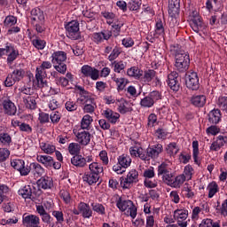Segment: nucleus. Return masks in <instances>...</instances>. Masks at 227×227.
Returning a JSON list of instances; mask_svg holds the SVG:
<instances>
[{
  "instance_id": "423d86ee",
  "label": "nucleus",
  "mask_w": 227,
  "mask_h": 227,
  "mask_svg": "<svg viewBox=\"0 0 227 227\" xmlns=\"http://www.w3.org/2000/svg\"><path fill=\"white\" fill-rule=\"evenodd\" d=\"M11 166L12 168L19 171L21 176H27V175L31 173V167H29L28 165L26 166V162L24 161V160H12Z\"/></svg>"
},
{
  "instance_id": "0eeeda50",
  "label": "nucleus",
  "mask_w": 227,
  "mask_h": 227,
  "mask_svg": "<svg viewBox=\"0 0 227 227\" xmlns=\"http://www.w3.org/2000/svg\"><path fill=\"white\" fill-rule=\"evenodd\" d=\"M73 132L76 137L77 143L82 146H88L91 142V133H90V131L84 129H74Z\"/></svg>"
},
{
  "instance_id": "1a4fd4ad",
  "label": "nucleus",
  "mask_w": 227,
  "mask_h": 227,
  "mask_svg": "<svg viewBox=\"0 0 227 227\" xmlns=\"http://www.w3.org/2000/svg\"><path fill=\"white\" fill-rule=\"evenodd\" d=\"M158 176H162V180L167 185L171 184V182L173 181V173L168 169V164L165 162L158 167Z\"/></svg>"
},
{
  "instance_id": "ddd939ff",
  "label": "nucleus",
  "mask_w": 227,
  "mask_h": 227,
  "mask_svg": "<svg viewBox=\"0 0 227 227\" xmlns=\"http://www.w3.org/2000/svg\"><path fill=\"white\" fill-rule=\"evenodd\" d=\"M115 106H117V111L121 114H127V113H132L133 111L132 103H129L123 98L116 99Z\"/></svg>"
},
{
  "instance_id": "6ab92c4d",
  "label": "nucleus",
  "mask_w": 227,
  "mask_h": 227,
  "mask_svg": "<svg viewBox=\"0 0 227 227\" xmlns=\"http://www.w3.org/2000/svg\"><path fill=\"white\" fill-rule=\"evenodd\" d=\"M23 224L27 227H33L40 224V218L35 215H24Z\"/></svg>"
},
{
  "instance_id": "603ef678",
  "label": "nucleus",
  "mask_w": 227,
  "mask_h": 227,
  "mask_svg": "<svg viewBox=\"0 0 227 227\" xmlns=\"http://www.w3.org/2000/svg\"><path fill=\"white\" fill-rule=\"evenodd\" d=\"M143 4L142 0H130L128 4V7L131 12H137Z\"/></svg>"
},
{
  "instance_id": "dca6fc26",
  "label": "nucleus",
  "mask_w": 227,
  "mask_h": 227,
  "mask_svg": "<svg viewBox=\"0 0 227 227\" xmlns=\"http://www.w3.org/2000/svg\"><path fill=\"white\" fill-rule=\"evenodd\" d=\"M103 116L109 121V123L114 125L120 121V114L118 112L113 111L110 108L103 111Z\"/></svg>"
},
{
  "instance_id": "79ce46f5",
  "label": "nucleus",
  "mask_w": 227,
  "mask_h": 227,
  "mask_svg": "<svg viewBox=\"0 0 227 227\" xmlns=\"http://www.w3.org/2000/svg\"><path fill=\"white\" fill-rule=\"evenodd\" d=\"M89 169L90 173H93L95 175H98L100 176L101 173H104V167H102V164L98 162H92L89 165Z\"/></svg>"
},
{
  "instance_id": "aec40b11",
  "label": "nucleus",
  "mask_w": 227,
  "mask_h": 227,
  "mask_svg": "<svg viewBox=\"0 0 227 227\" xmlns=\"http://www.w3.org/2000/svg\"><path fill=\"white\" fill-rule=\"evenodd\" d=\"M67 61V53L65 51H54L51 54V63L52 65H61Z\"/></svg>"
},
{
  "instance_id": "473e14b6",
  "label": "nucleus",
  "mask_w": 227,
  "mask_h": 227,
  "mask_svg": "<svg viewBox=\"0 0 227 227\" xmlns=\"http://www.w3.org/2000/svg\"><path fill=\"white\" fill-rule=\"evenodd\" d=\"M71 164L76 168H84L86 166V159L82 155L75 154L71 158Z\"/></svg>"
},
{
  "instance_id": "a878e982",
  "label": "nucleus",
  "mask_w": 227,
  "mask_h": 227,
  "mask_svg": "<svg viewBox=\"0 0 227 227\" xmlns=\"http://www.w3.org/2000/svg\"><path fill=\"white\" fill-rule=\"evenodd\" d=\"M36 160L40 164H43L44 168H52V164H54V158L50 155H37Z\"/></svg>"
},
{
  "instance_id": "4c0bfd02",
  "label": "nucleus",
  "mask_w": 227,
  "mask_h": 227,
  "mask_svg": "<svg viewBox=\"0 0 227 227\" xmlns=\"http://www.w3.org/2000/svg\"><path fill=\"white\" fill-rule=\"evenodd\" d=\"M127 75L134 79H141V77H143V70L137 67H131L127 70Z\"/></svg>"
},
{
  "instance_id": "72a5a7b5",
  "label": "nucleus",
  "mask_w": 227,
  "mask_h": 227,
  "mask_svg": "<svg viewBox=\"0 0 227 227\" xmlns=\"http://www.w3.org/2000/svg\"><path fill=\"white\" fill-rule=\"evenodd\" d=\"M32 20L35 22H43L45 20V16L43 12L40 8H35L31 11Z\"/></svg>"
},
{
  "instance_id": "a18cd8bd",
  "label": "nucleus",
  "mask_w": 227,
  "mask_h": 227,
  "mask_svg": "<svg viewBox=\"0 0 227 227\" xmlns=\"http://www.w3.org/2000/svg\"><path fill=\"white\" fill-rule=\"evenodd\" d=\"M23 102L27 109H36V99L33 96H26Z\"/></svg>"
},
{
  "instance_id": "0e129e2a",
  "label": "nucleus",
  "mask_w": 227,
  "mask_h": 227,
  "mask_svg": "<svg viewBox=\"0 0 227 227\" xmlns=\"http://www.w3.org/2000/svg\"><path fill=\"white\" fill-rule=\"evenodd\" d=\"M144 185L147 189H155L159 185V183L155 179L148 178L144 180Z\"/></svg>"
},
{
  "instance_id": "393cba45",
  "label": "nucleus",
  "mask_w": 227,
  "mask_h": 227,
  "mask_svg": "<svg viewBox=\"0 0 227 227\" xmlns=\"http://www.w3.org/2000/svg\"><path fill=\"white\" fill-rule=\"evenodd\" d=\"M29 168L30 171H32L34 176H35L36 178L43 176V175H45V168H43V167H42L40 163L33 162L30 164Z\"/></svg>"
},
{
  "instance_id": "5701e85b",
  "label": "nucleus",
  "mask_w": 227,
  "mask_h": 227,
  "mask_svg": "<svg viewBox=\"0 0 227 227\" xmlns=\"http://www.w3.org/2000/svg\"><path fill=\"white\" fill-rule=\"evenodd\" d=\"M168 13L171 17L180 13V0H168Z\"/></svg>"
},
{
  "instance_id": "f257e3e1",
  "label": "nucleus",
  "mask_w": 227,
  "mask_h": 227,
  "mask_svg": "<svg viewBox=\"0 0 227 227\" xmlns=\"http://www.w3.org/2000/svg\"><path fill=\"white\" fill-rule=\"evenodd\" d=\"M173 56L175 58V67L179 72H186L191 65V58L189 53L182 49H174Z\"/></svg>"
},
{
  "instance_id": "4468645a",
  "label": "nucleus",
  "mask_w": 227,
  "mask_h": 227,
  "mask_svg": "<svg viewBox=\"0 0 227 227\" xmlns=\"http://www.w3.org/2000/svg\"><path fill=\"white\" fill-rule=\"evenodd\" d=\"M7 65H12L15 59L19 58V50L12 43H7Z\"/></svg>"
},
{
  "instance_id": "a211bd4d",
  "label": "nucleus",
  "mask_w": 227,
  "mask_h": 227,
  "mask_svg": "<svg viewBox=\"0 0 227 227\" xmlns=\"http://www.w3.org/2000/svg\"><path fill=\"white\" fill-rule=\"evenodd\" d=\"M113 36V34L111 31L106 30L99 33H94L92 35V40L95 42V43H102L104 40H109Z\"/></svg>"
},
{
  "instance_id": "bf43d9fd",
  "label": "nucleus",
  "mask_w": 227,
  "mask_h": 227,
  "mask_svg": "<svg viewBox=\"0 0 227 227\" xmlns=\"http://www.w3.org/2000/svg\"><path fill=\"white\" fill-rule=\"evenodd\" d=\"M91 207H92V210L94 212H97V214H99V215H106V207H104V205L100 203H92Z\"/></svg>"
},
{
  "instance_id": "e2e57ef3",
  "label": "nucleus",
  "mask_w": 227,
  "mask_h": 227,
  "mask_svg": "<svg viewBox=\"0 0 227 227\" xmlns=\"http://www.w3.org/2000/svg\"><path fill=\"white\" fill-rule=\"evenodd\" d=\"M113 65H114V72H116L117 74H120L121 72V70H125V68L127 67V62H123V61L116 62V61H114L113 63Z\"/></svg>"
},
{
  "instance_id": "7c9ffc66",
  "label": "nucleus",
  "mask_w": 227,
  "mask_h": 227,
  "mask_svg": "<svg viewBox=\"0 0 227 227\" xmlns=\"http://www.w3.org/2000/svg\"><path fill=\"white\" fill-rule=\"evenodd\" d=\"M208 121L209 123H213L214 125L219 123L221 121V110L214 109L211 112H209Z\"/></svg>"
},
{
  "instance_id": "5fc2aeb1",
  "label": "nucleus",
  "mask_w": 227,
  "mask_h": 227,
  "mask_svg": "<svg viewBox=\"0 0 227 227\" xmlns=\"http://www.w3.org/2000/svg\"><path fill=\"white\" fill-rule=\"evenodd\" d=\"M10 193V187L6 184H0V205L4 201V198Z\"/></svg>"
},
{
  "instance_id": "bb28decb",
  "label": "nucleus",
  "mask_w": 227,
  "mask_h": 227,
  "mask_svg": "<svg viewBox=\"0 0 227 227\" xmlns=\"http://www.w3.org/2000/svg\"><path fill=\"white\" fill-rule=\"evenodd\" d=\"M78 210H80V213L82 214V217H84V219H90V217L93 215V211L90 207V205L84 202H81L78 205Z\"/></svg>"
},
{
  "instance_id": "4be33fe9",
  "label": "nucleus",
  "mask_w": 227,
  "mask_h": 227,
  "mask_svg": "<svg viewBox=\"0 0 227 227\" xmlns=\"http://www.w3.org/2000/svg\"><path fill=\"white\" fill-rule=\"evenodd\" d=\"M3 107L4 109V113L9 116H13L17 113V106H15V104H13L10 99L4 100Z\"/></svg>"
},
{
  "instance_id": "e433bc0d",
  "label": "nucleus",
  "mask_w": 227,
  "mask_h": 227,
  "mask_svg": "<svg viewBox=\"0 0 227 227\" xmlns=\"http://www.w3.org/2000/svg\"><path fill=\"white\" fill-rule=\"evenodd\" d=\"M37 185L40 189H51L52 187V178L49 176L41 177L37 181Z\"/></svg>"
},
{
  "instance_id": "7ed1b4c3",
  "label": "nucleus",
  "mask_w": 227,
  "mask_h": 227,
  "mask_svg": "<svg viewBox=\"0 0 227 227\" xmlns=\"http://www.w3.org/2000/svg\"><path fill=\"white\" fill-rule=\"evenodd\" d=\"M116 207L121 212H126L132 219H136L137 215V208L134 206V202L130 200L120 198L116 202Z\"/></svg>"
},
{
  "instance_id": "c9c22d12",
  "label": "nucleus",
  "mask_w": 227,
  "mask_h": 227,
  "mask_svg": "<svg viewBox=\"0 0 227 227\" xmlns=\"http://www.w3.org/2000/svg\"><path fill=\"white\" fill-rule=\"evenodd\" d=\"M18 194L24 200H31V196H33V190L30 185H25L18 191Z\"/></svg>"
},
{
  "instance_id": "6e6552de",
  "label": "nucleus",
  "mask_w": 227,
  "mask_h": 227,
  "mask_svg": "<svg viewBox=\"0 0 227 227\" xmlns=\"http://www.w3.org/2000/svg\"><path fill=\"white\" fill-rule=\"evenodd\" d=\"M157 100H160V93L157 90H153L149 93L148 96L140 100V106L141 107L145 108L153 107V105L157 102Z\"/></svg>"
},
{
  "instance_id": "338daca9",
  "label": "nucleus",
  "mask_w": 227,
  "mask_h": 227,
  "mask_svg": "<svg viewBox=\"0 0 227 227\" xmlns=\"http://www.w3.org/2000/svg\"><path fill=\"white\" fill-rule=\"evenodd\" d=\"M155 33L159 36H164V24L162 20H158L155 25Z\"/></svg>"
},
{
  "instance_id": "c756f323",
  "label": "nucleus",
  "mask_w": 227,
  "mask_h": 227,
  "mask_svg": "<svg viewBox=\"0 0 227 227\" xmlns=\"http://www.w3.org/2000/svg\"><path fill=\"white\" fill-rule=\"evenodd\" d=\"M129 153L131 157H139L141 160H145V159H146V155H145V149L142 147L132 146L129 148Z\"/></svg>"
},
{
  "instance_id": "ea45409f",
  "label": "nucleus",
  "mask_w": 227,
  "mask_h": 227,
  "mask_svg": "<svg viewBox=\"0 0 227 227\" xmlns=\"http://www.w3.org/2000/svg\"><path fill=\"white\" fill-rule=\"evenodd\" d=\"M78 100L85 106L86 104H91L95 102V96L88 91H83Z\"/></svg>"
},
{
  "instance_id": "39448f33",
  "label": "nucleus",
  "mask_w": 227,
  "mask_h": 227,
  "mask_svg": "<svg viewBox=\"0 0 227 227\" xmlns=\"http://www.w3.org/2000/svg\"><path fill=\"white\" fill-rule=\"evenodd\" d=\"M139 182V172L136 169H131L124 179L121 181V186L122 189H130L133 184Z\"/></svg>"
},
{
  "instance_id": "20e7f679",
  "label": "nucleus",
  "mask_w": 227,
  "mask_h": 227,
  "mask_svg": "<svg viewBox=\"0 0 227 227\" xmlns=\"http://www.w3.org/2000/svg\"><path fill=\"white\" fill-rule=\"evenodd\" d=\"M174 219L180 227H187L191 219H189V211L187 209H176L174 211Z\"/></svg>"
},
{
  "instance_id": "37998d69",
  "label": "nucleus",
  "mask_w": 227,
  "mask_h": 227,
  "mask_svg": "<svg viewBox=\"0 0 227 227\" xmlns=\"http://www.w3.org/2000/svg\"><path fill=\"white\" fill-rule=\"evenodd\" d=\"M118 162L120 166L127 169V168H129L130 164H132V159L127 154H121L118 158Z\"/></svg>"
},
{
  "instance_id": "49530a36",
  "label": "nucleus",
  "mask_w": 227,
  "mask_h": 227,
  "mask_svg": "<svg viewBox=\"0 0 227 227\" xmlns=\"http://www.w3.org/2000/svg\"><path fill=\"white\" fill-rule=\"evenodd\" d=\"M207 191H208V198H214L219 192V185L216 182H212L207 185Z\"/></svg>"
},
{
  "instance_id": "c85d7f7f",
  "label": "nucleus",
  "mask_w": 227,
  "mask_h": 227,
  "mask_svg": "<svg viewBox=\"0 0 227 227\" xmlns=\"http://www.w3.org/2000/svg\"><path fill=\"white\" fill-rule=\"evenodd\" d=\"M83 182L89 184V185H94L100 179V176L93 174L92 172H86L83 176Z\"/></svg>"
},
{
  "instance_id": "6e6d98bb",
  "label": "nucleus",
  "mask_w": 227,
  "mask_h": 227,
  "mask_svg": "<svg viewBox=\"0 0 227 227\" xmlns=\"http://www.w3.org/2000/svg\"><path fill=\"white\" fill-rule=\"evenodd\" d=\"M68 152L70 155H78L79 152H81V144L71 143L68 145Z\"/></svg>"
},
{
  "instance_id": "f8f14e48",
  "label": "nucleus",
  "mask_w": 227,
  "mask_h": 227,
  "mask_svg": "<svg viewBox=\"0 0 227 227\" xmlns=\"http://www.w3.org/2000/svg\"><path fill=\"white\" fill-rule=\"evenodd\" d=\"M81 72L82 74V77H90L92 81H98V77H100V72L89 65H84L81 68Z\"/></svg>"
},
{
  "instance_id": "a19ab883",
  "label": "nucleus",
  "mask_w": 227,
  "mask_h": 227,
  "mask_svg": "<svg viewBox=\"0 0 227 227\" xmlns=\"http://www.w3.org/2000/svg\"><path fill=\"white\" fill-rule=\"evenodd\" d=\"M39 146L42 152H43V153H46L47 155H51V153H54V152H56V146L50 143L42 142L39 144Z\"/></svg>"
},
{
  "instance_id": "774afa93",
  "label": "nucleus",
  "mask_w": 227,
  "mask_h": 227,
  "mask_svg": "<svg viewBox=\"0 0 227 227\" xmlns=\"http://www.w3.org/2000/svg\"><path fill=\"white\" fill-rule=\"evenodd\" d=\"M217 106L222 111H227V97H220L217 101Z\"/></svg>"
},
{
  "instance_id": "b1692460",
  "label": "nucleus",
  "mask_w": 227,
  "mask_h": 227,
  "mask_svg": "<svg viewBox=\"0 0 227 227\" xmlns=\"http://www.w3.org/2000/svg\"><path fill=\"white\" fill-rule=\"evenodd\" d=\"M227 142V137L223 136H218L216 140L214 141L210 145V150L212 152H219L222 146H224V143Z\"/></svg>"
},
{
  "instance_id": "de8ad7c7",
  "label": "nucleus",
  "mask_w": 227,
  "mask_h": 227,
  "mask_svg": "<svg viewBox=\"0 0 227 227\" xmlns=\"http://www.w3.org/2000/svg\"><path fill=\"white\" fill-rule=\"evenodd\" d=\"M112 79L113 82L116 83L117 90L121 91L125 90V86H127V83L129 82V81L123 77L118 78L116 76H114Z\"/></svg>"
},
{
  "instance_id": "3c124183",
  "label": "nucleus",
  "mask_w": 227,
  "mask_h": 227,
  "mask_svg": "<svg viewBox=\"0 0 227 227\" xmlns=\"http://www.w3.org/2000/svg\"><path fill=\"white\" fill-rule=\"evenodd\" d=\"M26 72L23 71V69H14L10 74L12 78L16 80V82H19V81H22L24 79Z\"/></svg>"
},
{
  "instance_id": "c03bdc74",
  "label": "nucleus",
  "mask_w": 227,
  "mask_h": 227,
  "mask_svg": "<svg viewBox=\"0 0 227 227\" xmlns=\"http://www.w3.org/2000/svg\"><path fill=\"white\" fill-rule=\"evenodd\" d=\"M165 150L168 155H169L170 157H175V155L178 153L180 149L178 148V145H176V143L172 142L166 146Z\"/></svg>"
},
{
  "instance_id": "cd10ccee",
  "label": "nucleus",
  "mask_w": 227,
  "mask_h": 227,
  "mask_svg": "<svg viewBox=\"0 0 227 227\" xmlns=\"http://www.w3.org/2000/svg\"><path fill=\"white\" fill-rule=\"evenodd\" d=\"M191 104L195 107H203L207 104V96L194 95L191 98Z\"/></svg>"
},
{
  "instance_id": "13d9d810",
  "label": "nucleus",
  "mask_w": 227,
  "mask_h": 227,
  "mask_svg": "<svg viewBox=\"0 0 227 227\" xmlns=\"http://www.w3.org/2000/svg\"><path fill=\"white\" fill-rule=\"evenodd\" d=\"M157 215L159 213H154L153 215H149L145 216V227H154L155 226V219H157Z\"/></svg>"
},
{
  "instance_id": "9b49d317",
  "label": "nucleus",
  "mask_w": 227,
  "mask_h": 227,
  "mask_svg": "<svg viewBox=\"0 0 227 227\" xmlns=\"http://www.w3.org/2000/svg\"><path fill=\"white\" fill-rule=\"evenodd\" d=\"M164 151V147L160 144H157L151 147H148L146 151H145V155L146 156L144 160H150V159H157L159 155L162 153Z\"/></svg>"
},
{
  "instance_id": "f03ea898",
  "label": "nucleus",
  "mask_w": 227,
  "mask_h": 227,
  "mask_svg": "<svg viewBox=\"0 0 227 227\" xmlns=\"http://www.w3.org/2000/svg\"><path fill=\"white\" fill-rule=\"evenodd\" d=\"M51 68H52V62L47 60L43 61L36 67L35 81L38 88H46L47 81H45V78L47 77V70H51Z\"/></svg>"
},
{
  "instance_id": "69168bd1",
  "label": "nucleus",
  "mask_w": 227,
  "mask_h": 227,
  "mask_svg": "<svg viewBox=\"0 0 227 227\" xmlns=\"http://www.w3.org/2000/svg\"><path fill=\"white\" fill-rule=\"evenodd\" d=\"M32 43L35 49H38L39 51H43L45 49L46 43L42 39H34L32 41Z\"/></svg>"
},
{
  "instance_id": "9d476101",
  "label": "nucleus",
  "mask_w": 227,
  "mask_h": 227,
  "mask_svg": "<svg viewBox=\"0 0 227 227\" xmlns=\"http://www.w3.org/2000/svg\"><path fill=\"white\" fill-rule=\"evenodd\" d=\"M185 84L189 90H200V78L198 77V73H188L185 76Z\"/></svg>"
},
{
  "instance_id": "09e8293b",
  "label": "nucleus",
  "mask_w": 227,
  "mask_h": 227,
  "mask_svg": "<svg viewBox=\"0 0 227 227\" xmlns=\"http://www.w3.org/2000/svg\"><path fill=\"white\" fill-rule=\"evenodd\" d=\"M181 175L184 176V179H186L187 181L192 180V175H194V168H192V166L187 165L184 167V172Z\"/></svg>"
},
{
  "instance_id": "2eb2a0df",
  "label": "nucleus",
  "mask_w": 227,
  "mask_h": 227,
  "mask_svg": "<svg viewBox=\"0 0 227 227\" xmlns=\"http://www.w3.org/2000/svg\"><path fill=\"white\" fill-rule=\"evenodd\" d=\"M167 82L173 91H178L180 90V83H178V73L172 72L168 75Z\"/></svg>"
},
{
  "instance_id": "f704fd0d",
  "label": "nucleus",
  "mask_w": 227,
  "mask_h": 227,
  "mask_svg": "<svg viewBox=\"0 0 227 227\" xmlns=\"http://www.w3.org/2000/svg\"><path fill=\"white\" fill-rule=\"evenodd\" d=\"M91 123H93V117L90 114H85L81 121V130H90L91 127Z\"/></svg>"
},
{
  "instance_id": "052dcab7",
  "label": "nucleus",
  "mask_w": 227,
  "mask_h": 227,
  "mask_svg": "<svg viewBox=\"0 0 227 227\" xmlns=\"http://www.w3.org/2000/svg\"><path fill=\"white\" fill-rule=\"evenodd\" d=\"M95 109H97V103L94 101L84 105L83 113H86L87 114H93L95 113Z\"/></svg>"
},
{
  "instance_id": "2f4dec72",
  "label": "nucleus",
  "mask_w": 227,
  "mask_h": 227,
  "mask_svg": "<svg viewBox=\"0 0 227 227\" xmlns=\"http://www.w3.org/2000/svg\"><path fill=\"white\" fill-rule=\"evenodd\" d=\"M182 194L188 200H194V197L196 196V192L189 184H184V186L182 189Z\"/></svg>"
},
{
  "instance_id": "680f3d73",
  "label": "nucleus",
  "mask_w": 227,
  "mask_h": 227,
  "mask_svg": "<svg viewBox=\"0 0 227 227\" xmlns=\"http://www.w3.org/2000/svg\"><path fill=\"white\" fill-rule=\"evenodd\" d=\"M159 208L154 207L152 211V206H150V204L145 203L144 205V214L145 216L153 215V214H159Z\"/></svg>"
},
{
  "instance_id": "58836bf2",
  "label": "nucleus",
  "mask_w": 227,
  "mask_h": 227,
  "mask_svg": "<svg viewBox=\"0 0 227 227\" xmlns=\"http://www.w3.org/2000/svg\"><path fill=\"white\" fill-rule=\"evenodd\" d=\"M185 181L187 180L184 176H182V174L178 175L175 177L174 180L171 181L169 187H172L174 189H180V187H182V185L185 184Z\"/></svg>"
},
{
  "instance_id": "4d7b16f0",
  "label": "nucleus",
  "mask_w": 227,
  "mask_h": 227,
  "mask_svg": "<svg viewBox=\"0 0 227 227\" xmlns=\"http://www.w3.org/2000/svg\"><path fill=\"white\" fill-rule=\"evenodd\" d=\"M0 143H2L4 146H10V145H12V136L8 133H1Z\"/></svg>"
},
{
  "instance_id": "412c9836",
  "label": "nucleus",
  "mask_w": 227,
  "mask_h": 227,
  "mask_svg": "<svg viewBox=\"0 0 227 227\" xmlns=\"http://www.w3.org/2000/svg\"><path fill=\"white\" fill-rule=\"evenodd\" d=\"M66 30L69 36L75 38V35L79 33V21L72 20L66 25Z\"/></svg>"
},
{
  "instance_id": "8fccbe9b",
  "label": "nucleus",
  "mask_w": 227,
  "mask_h": 227,
  "mask_svg": "<svg viewBox=\"0 0 227 227\" xmlns=\"http://www.w3.org/2000/svg\"><path fill=\"white\" fill-rule=\"evenodd\" d=\"M157 73L154 70L149 69L144 73V82H152L155 79Z\"/></svg>"
},
{
  "instance_id": "864d4df0",
  "label": "nucleus",
  "mask_w": 227,
  "mask_h": 227,
  "mask_svg": "<svg viewBox=\"0 0 227 227\" xmlns=\"http://www.w3.org/2000/svg\"><path fill=\"white\" fill-rule=\"evenodd\" d=\"M102 15L104 19H106V23L111 26V24H114L116 20V14L109 12H102Z\"/></svg>"
},
{
  "instance_id": "f3484780",
  "label": "nucleus",
  "mask_w": 227,
  "mask_h": 227,
  "mask_svg": "<svg viewBox=\"0 0 227 227\" xmlns=\"http://www.w3.org/2000/svg\"><path fill=\"white\" fill-rule=\"evenodd\" d=\"M190 26L195 33H200V31H205L207 29V25L203 23L201 18L191 19Z\"/></svg>"
}]
</instances>
